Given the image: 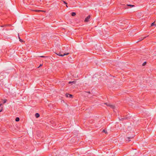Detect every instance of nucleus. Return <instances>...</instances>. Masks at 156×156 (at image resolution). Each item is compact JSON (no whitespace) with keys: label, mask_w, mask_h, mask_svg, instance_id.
Returning a JSON list of instances; mask_svg holds the SVG:
<instances>
[{"label":"nucleus","mask_w":156,"mask_h":156,"mask_svg":"<svg viewBox=\"0 0 156 156\" xmlns=\"http://www.w3.org/2000/svg\"><path fill=\"white\" fill-rule=\"evenodd\" d=\"M42 66V64H41V65H40L39 66V67H38V68H39V67H40V66Z\"/></svg>","instance_id":"23"},{"label":"nucleus","mask_w":156,"mask_h":156,"mask_svg":"<svg viewBox=\"0 0 156 156\" xmlns=\"http://www.w3.org/2000/svg\"><path fill=\"white\" fill-rule=\"evenodd\" d=\"M154 22L152 23L151 24V26H153V25H154Z\"/></svg>","instance_id":"21"},{"label":"nucleus","mask_w":156,"mask_h":156,"mask_svg":"<svg viewBox=\"0 0 156 156\" xmlns=\"http://www.w3.org/2000/svg\"><path fill=\"white\" fill-rule=\"evenodd\" d=\"M20 120V118L19 117H16L15 119V121L16 122H18Z\"/></svg>","instance_id":"11"},{"label":"nucleus","mask_w":156,"mask_h":156,"mask_svg":"<svg viewBox=\"0 0 156 156\" xmlns=\"http://www.w3.org/2000/svg\"><path fill=\"white\" fill-rule=\"evenodd\" d=\"M133 137H133L130 136V137H128L127 138V139L126 140L128 141H130V139L132 138Z\"/></svg>","instance_id":"7"},{"label":"nucleus","mask_w":156,"mask_h":156,"mask_svg":"<svg viewBox=\"0 0 156 156\" xmlns=\"http://www.w3.org/2000/svg\"><path fill=\"white\" fill-rule=\"evenodd\" d=\"M146 62H144L142 64V66H144L145 65H146Z\"/></svg>","instance_id":"17"},{"label":"nucleus","mask_w":156,"mask_h":156,"mask_svg":"<svg viewBox=\"0 0 156 156\" xmlns=\"http://www.w3.org/2000/svg\"><path fill=\"white\" fill-rule=\"evenodd\" d=\"M90 18V16L89 15L85 19V22H88L89 21V19Z\"/></svg>","instance_id":"3"},{"label":"nucleus","mask_w":156,"mask_h":156,"mask_svg":"<svg viewBox=\"0 0 156 156\" xmlns=\"http://www.w3.org/2000/svg\"><path fill=\"white\" fill-rule=\"evenodd\" d=\"M66 6L67 7H68V6H67V4L66 5Z\"/></svg>","instance_id":"26"},{"label":"nucleus","mask_w":156,"mask_h":156,"mask_svg":"<svg viewBox=\"0 0 156 156\" xmlns=\"http://www.w3.org/2000/svg\"><path fill=\"white\" fill-rule=\"evenodd\" d=\"M71 15L72 16H74L76 15V13L75 12H72L71 13Z\"/></svg>","instance_id":"8"},{"label":"nucleus","mask_w":156,"mask_h":156,"mask_svg":"<svg viewBox=\"0 0 156 156\" xmlns=\"http://www.w3.org/2000/svg\"><path fill=\"white\" fill-rule=\"evenodd\" d=\"M6 26V25H5L3 26L2 27H4V26Z\"/></svg>","instance_id":"24"},{"label":"nucleus","mask_w":156,"mask_h":156,"mask_svg":"<svg viewBox=\"0 0 156 156\" xmlns=\"http://www.w3.org/2000/svg\"><path fill=\"white\" fill-rule=\"evenodd\" d=\"M56 54H57V55H58L59 56H63L65 55H68L69 54V53H64L63 55H62L61 54L60 52H59L58 53H56Z\"/></svg>","instance_id":"2"},{"label":"nucleus","mask_w":156,"mask_h":156,"mask_svg":"<svg viewBox=\"0 0 156 156\" xmlns=\"http://www.w3.org/2000/svg\"><path fill=\"white\" fill-rule=\"evenodd\" d=\"M105 104L106 105L108 106H109V107H110V106H111V104H108L107 103H105Z\"/></svg>","instance_id":"13"},{"label":"nucleus","mask_w":156,"mask_h":156,"mask_svg":"<svg viewBox=\"0 0 156 156\" xmlns=\"http://www.w3.org/2000/svg\"><path fill=\"white\" fill-rule=\"evenodd\" d=\"M75 81H69V84H70V83H75Z\"/></svg>","instance_id":"12"},{"label":"nucleus","mask_w":156,"mask_h":156,"mask_svg":"<svg viewBox=\"0 0 156 156\" xmlns=\"http://www.w3.org/2000/svg\"><path fill=\"white\" fill-rule=\"evenodd\" d=\"M7 100L6 99H5L4 100L3 103L4 104L6 102Z\"/></svg>","instance_id":"18"},{"label":"nucleus","mask_w":156,"mask_h":156,"mask_svg":"<svg viewBox=\"0 0 156 156\" xmlns=\"http://www.w3.org/2000/svg\"><path fill=\"white\" fill-rule=\"evenodd\" d=\"M102 132H104V133H107L106 131V130H105V129H104V130L102 131Z\"/></svg>","instance_id":"19"},{"label":"nucleus","mask_w":156,"mask_h":156,"mask_svg":"<svg viewBox=\"0 0 156 156\" xmlns=\"http://www.w3.org/2000/svg\"><path fill=\"white\" fill-rule=\"evenodd\" d=\"M127 5L128 6H129L131 8L133 7L134 6V5Z\"/></svg>","instance_id":"14"},{"label":"nucleus","mask_w":156,"mask_h":156,"mask_svg":"<svg viewBox=\"0 0 156 156\" xmlns=\"http://www.w3.org/2000/svg\"><path fill=\"white\" fill-rule=\"evenodd\" d=\"M2 110H3L2 107L1 109H0V112H2Z\"/></svg>","instance_id":"20"},{"label":"nucleus","mask_w":156,"mask_h":156,"mask_svg":"<svg viewBox=\"0 0 156 156\" xmlns=\"http://www.w3.org/2000/svg\"><path fill=\"white\" fill-rule=\"evenodd\" d=\"M66 96L67 97H69L70 98H72L73 97V95L72 94H66Z\"/></svg>","instance_id":"4"},{"label":"nucleus","mask_w":156,"mask_h":156,"mask_svg":"<svg viewBox=\"0 0 156 156\" xmlns=\"http://www.w3.org/2000/svg\"><path fill=\"white\" fill-rule=\"evenodd\" d=\"M34 11L37 12H40L41 11H42L40 10H35Z\"/></svg>","instance_id":"15"},{"label":"nucleus","mask_w":156,"mask_h":156,"mask_svg":"<svg viewBox=\"0 0 156 156\" xmlns=\"http://www.w3.org/2000/svg\"><path fill=\"white\" fill-rule=\"evenodd\" d=\"M18 35L19 38V39L20 41V42H23V41L21 39H20V37L19 36V34H18Z\"/></svg>","instance_id":"9"},{"label":"nucleus","mask_w":156,"mask_h":156,"mask_svg":"<svg viewBox=\"0 0 156 156\" xmlns=\"http://www.w3.org/2000/svg\"><path fill=\"white\" fill-rule=\"evenodd\" d=\"M40 57H42V58H48V57L44 56H40Z\"/></svg>","instance_id":"16"},{"label":"nucleus","mask_w":156,"mask_h":156,"mask_svg":"<svg viewBox=\"0 0 156 156\" xmlns=\"http://www.w3.org/2000/svg\"><path fill=\"white\" fill-rule=\"evenodd\" d=\"M110 107L113 109H114L115 108L114 105H111V106H110Z\"/></svg>","instance_id":"10"},{"label":"nucleus","mask_w":156,"mask_h":156,"mask_svg":"<svg viewBox=\"0 0 156 156\" xmlns=\"http://www.w3.org/2000/svg\"><path fill=\"white\" fill-rule=\"evenodd\" d=\"M64 3L65 4H67V3L65 1H63Z\"/></svg>","instance_id":"22"},{"label":"nucleus","mask_w":156,"mask_h":156,"mask_svg":"<svg viewBox=\"0 0 156 156\" xmlns=\"http://www.w3.org/2000/svg\"><path fill=\"white\" fill-rule=\"evenodd\" d=\"M130 116L129 115V114L127 115L125 117L123 118H121V119H119L121 120H123L125 119H130Z\"/></svg>","instance_id":"1"},{"label":"nucleus","mask_w":156,"mask_h":156,"mask_svg":"<svg viewBox=\"0 0 156 156\" xmlns=\"http://www.w3.org/2000/svg\"><path fill=\"white\" fill-rule=\"evenodd\" d=\"M147 36H146V37H141L140 38H139V41H142V40H143L144 38H146Z\"/></svg>","instance_id":"6"},{"label":"nucleus","mask_w":156,"mask_h":156,"mask_svg":"<svg viewBox=\"0 0 156 156\" xmlns=\"http://www.w3.org/2000/svg\"><path fill=\"white\" fill-rule=\"evenodd\" d=\"M35 116L36 118H38L40 116V115L38 113H36L35 114Z\"/></svg>","instance_id":"5"},{"label":"nucleus","mask_w":156,"mask_h":156,"mask_svg":"<svg viewBox=\"0 0 156 156\" xmlns=\"http://www.w3.org/2000/svg\"><path fill=\"white\" fill-rule=\"evenodd\" d=\"M87 92L88 93H90V92Z\"/></svg>","instance_id":"25"}]
</instances>
